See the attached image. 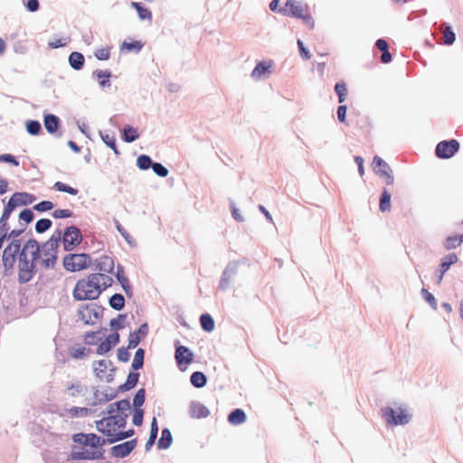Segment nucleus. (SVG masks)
Returning a JSON list of instances; mask_svg holds the SVG:
<instances>
[{
  "label": "nucleus",
  "instance_id": "f257e3e1",
  "mask_svg": "<svg viewBox=\"0 0 463 463\" xmlns=\"http://www.w3.org/2000/svg\"><path fill=\"white\" fill-rule=\"evenodd\" d=\"M61 241V230L57 229L44 243L41 245V251L43 258L41 265L45 269H53L58 260V249Z\"/></svg>",
  "mask_w": 463,
  "mask_h": 463
},
{
  "label": "nucleus",
  "instance_id": "f03ea898",
  "mask_svg": "<svg viewBox=\"0 0 463 463\" xmlns=\"http://www.w3.org/2000/svg\"><path fill=\"white\" fill-rule=\"evenodd\" d=\"M379 415L385 421L388 428L404 426L412 419V414L408 411L406 407L402 406L397 408L391 406L382 407L379 411Z\"/></svg>",
  "mask_w": 463,
  "mask_h": 463
},
{
  "label": "nucleus",
  "instance_id": "7ed1b4c3",
  "mask_svg": "<svg viewBox=\"0 0 463 463\" xmlns=\"http://www.w3.org/2000/svg\"><path fill=\"white\" fill-rule=\"evenodd\" d=\"M90 264L91 258L88 253H69L63 258V267L71 272L85 269Z\"/></svg>",
  "mask_w": 463,
  "mask_h": 463
},
{
  "label": "nucleus",
  "instance_id": "20e7f679",
  "mask_svg": "<svg viewBox=\"0 0 463 463\" xmlns=\"http://www.w3.org/2000/svg\"><path fill=\"white\" fill-rule=\"evenodd\" d=\"M36 272V264L30 261L28 254L21 250L18 256V282L20 284L30 282Z\"/></svg>",
  "mask_w": 463,
  "mask_h": 463
},
{
  "label": "nucleus",
  "instance_id": "39448f33",
  "mask_svg": "<svg viewBox=\"0 0 463 463\" xmlns=\"http://www.w3.org/2000/svg\"><path fill=\"white\" fill-rule=\"evenodd\" d=\"M61 241L62 242L64 250L69 252L72 251L82 241L80 230L74 225L65 228L64 232H61Z\"/></svg>",
  "mask_w": 463,
  "mask_h": 463
},
{
  "label": "nucleus",
  "instance_id": "423d86ee",
  "mask_svg": "<svg viewBox=\"0 0 463 463\" xmlns=\"http://www.w3.org/2000/svg\"><path fill=\"white\" fill-rule=\"evenodd\" d=\"M459 148L460 144L455 138L442 140L435 147V156L439 159H449L459 151Z\"/></svg>",
  "mask_w": 463,
  "mask_h": 463
},
{
  "label": "nucleus",
  "instance_id": "0eeeda50",
  "mask_svg": "<svg viewBox=\"0 0 463 463\" xmlns=\"http://www.w3.org/2000/svg\"><path fill=\"white\" fill-rule=\"evenodd\" d=\"M102 312L103 307L101 306L91 303L80 306L78 316L86 325H94L96 320L102 316Z\"/></svg>",
  "mask_w": 463,
  "mask_h": 463
},
{
  "label": "nucleus",
  "instance_id": "6e6552de",
  "mask_svg": "<svg viewBox=\"0 0 463 463\" xmlns=\"http://www.w3.org/2000/svg\"><path fill=\"white\" fill-rule=\"evenodd\" d=\"M241 266V262L238 260L229 261L227 266L225 267L222 274L221 276V279L219 282L218 288L221 291H226L231 288L232 280L234 277L237 276L239 271V267Z\"/></svg>",
  "mask_w": 463,
  "mask_h": 463
},
{
  "label": "nucleus",
  "instance_id": "1a4fd4ad",
  "mask_svg": "<svg viewBox=\"0 0 463 463\" xmlns=\"http://www.w3.org/2000/svg\"><path fill=\"white\" fill-rule=\"evenodd\" d=\"M105 450L89 451L78 446H72L68 459L70 460H96L101 459L104 457Z\"/></svg>",
  "mask_w": 463,
  "mask_h": 463
},
{
  "label": "nucleus",
  "instance_id": "9d476101",
  "mask_svg": "<svg viewBox=\"0 0 463 463\" xmlns=\"http://www.w3.org/2000/svg\"><path fill=\"white\" fill-rule=\"evenodd\" d=\"M72 440L75 443L80 444L85 447H90L93 449H98L106 444V439L100 438L95 433H76L72 436Z\"/></svg>",
  "mask_w": 463,
  "mask_h": 463
},
{
  "label": "nucleus",
  "instance_id": "9b49d317",
  "mask_svg": "<svg viewBox=\"0 0 463 463\" xmlns=\"http://www.w3.org/2000/svg\"><path fill=\"white\" fill-rule=\"evenodd\" d=\"M458 261V257L455 252L449 253L442 257L439 260V264L435 269V277L437 285H440L445 273L450 269V267Z\"/></svg>",
  "mask_w": 463,
  "mask_h": 463
},
{
  "label": "nucleus",
  "instance_id": "f8f14e48",
  "mask_svg": "<svg viewBox=\"0 0 463 463\" xmlns=\"http://www.w3.org/2000/svg\"><path fill=\"white\" fill-rule=\"evenodd\" d=\"M274 66L275 62L273 60L259 61L252 70L250 77L255 80L267 79L272 73V69Z\"/></svg>",
  "mask_w": 463,
  "mask_h": 463
},
{
  "label": "nucleus",
  "instance_id": "ddd939ff",
  "mask_svg": "<svg viewBox=\"0 0 463 463\" xmlns=\"http://www.w3.org/2000/svg\"><path fill=\"white\" fill-rule=\"evenodd\" d=\"M80 290H77V283L72 291V297L77 301H84V300H95L99 298L101 294V289L99 288L95 287H84L80 288Z\"/></svg>",
  "mask_w": 463,
  "mask_h": 463
},
{
  "label": "nucleus",
  "instance_id": "4468645a",
  "mask_svg": "<svg viewBox=\"0 0 463 463\" xmlns=\"http://www.w3.org/2000/svg\"><path fill=\"white\" fill-rule=\"evenodd\" d=\"M194 354L191 350L184 345H178L175 348V358L176 364L181 371H184L193 361Z\"/></svg>",
  "mask_w": 463,
  "mask_h": 463
},
{
  "label": "nucleus",
  "instance_id": "2eb2a0df",
  "mask_svg": "<svg viewBox=\"0 0 463 463\" xmlns=\"http://www.w3.org/2000/svg\"><path fill=\"white\" fill-rule=\"evenodd\" d=\"M137 439H133L123 443L113 446L110 449L112 457L117 458H124L128 457L137 447Z\"/></svg>",
  "mask_w": 463,
  "mask_h": 463
},
{
  "label": "nucleus",
  "instance_id": "dca6fc26",
  "mask_svg": "<svg viewBox=\"0 0 463 463\" xmlns=\"http://www.w3.org/2000/svg\"><path fill=\"white\" fill-rule=\"evenodd\" d=\"M112 363L109 360H99L93 364V370L95 375L99 379H105L107 383H111L114 379L115 369H110V373L106 374V371L109 366H111Z\"/></svg>",
  "mask_w": 463,
  "mask_h": 463
},
{
  "label": "nucleus",
  "instance_id": "f3484780",
  "mask_svg": "<svg viewBox=\"0 0 463 463\" xmlns=\"http://www.w3.org/2000/svg\"><path fill=\"white\" fill-rule=\"evenodd\" d=\"M379 51L382 55L380 61L382 63L387 64L392 61V55L390 52V46L388 42L384 38H379L374 43L373 52Z\"/></svg>",
  "mask_w": 463,
  "mask_h": 463
},
{
  "label": "nucleus",
  "instance_id": "a211bd4d",
  "mask_svg": "<svg viewBox=\"0 0 463 463\" xmlns=\"http://www.w3.org/2000/svg\"><path fill=\"white\" fill-rule=\"evenodd\" d=\"M22 251L24 253L29 251L31 254V260H29L33 262V264H36V261L40 259L42 253L41 245L35 239H30L22 248Z\"/></svg>",
  "mask_w": 463,
  "mask_h": 463
},
{
  "label": "nucleus",
  "instance_id": "6ab92c4d",
  "mask_svg": "<svg viewBox=\"0 0 463 463\" xmlns=\"http://www.w3.org/2000/svg\"><path fill=\"white\" fill-rule=\"evenodd\" d=\"M131 409V404L128 399H123L118 401L116 402L110 403L106 411H102L103 414H108L109 416L114 415V412L123 413V411H129Z\"/></svg>",
  "mask_w": 463,
  "mask_h": 463
},
{
  "label": "nucleus",
  "instance_id": "aec40b11",
  "mask_svg": "<svg viewBox=\"0 0 463 463\" xmlns=\"http://www.w3.org/2000/svg\"><path fill=\"white\" fill-rule=\"evenodd\" d=\"M104 278V274L102 273H93L88 276L87 279H80L77 281V290H80V288L84 287H95L100 288V279Z\"/></svg>",
  "mask_w": 463,
  "mask_h": 463
},
{
  "label": "nucleus",
  "instance_id": "412c9836",
  "mask_svg": "<svg viewBox=\"0 0 463 463\" xmlns=\"http://www.w3.org/2000/svg\"><path fill=\"white\" fill-rule=\"evenodd\" d=\"M95 269L107 273H112L114 270V260L108 255H102L95 260Z\"/></svg>",
  "mask_w": 463,
  "mask_h": 463
},
{
  "label": "nucleus",
  "instance_id": "4be33fe9",
  "mask_svg": "<svg viewBox=\"0 0 463 463\" xmlns=\"http://www.w3.org/2000/svg\"><path fill=\"white\" fill-rule=\"evenodd\" d=\"M246 420L247 414L244 410L241 408L232 409L227 416V421L232 426L241 425L246 422Z\"/></svg>",
  "mask_w": 463,
  "mask_h": 463
},
{
  "label": "nucleus",
  "instance_id": "5701e85b",
  "mask_svg": "<svg viewBox=\"0 0 463 463\" xmlns=\"http://www.w3.org/2000/svg\"><path fill=\"white\" fill-rule=\"evenodd\" d=\"M43 125L46 129V131L51 134L54 135L57 133L60 125H61V119L59 117H57L54 114H45L43 117Z\"/></svg>",
  "mask_w": 463,
  "mask_h": 463
},
{
  "label": "nucleus",
  "instance_id": "b1692460",
  "mask_svg": "<svg viewBox=\"0 0 463 463\" xmlns=\"http://www.w3.org/2000/svg\"><path fill=\"white\" fill-rule=\"evenodd\" d=\"M10 200L14 203L15 207H18L32 204L36 200V197L25 192H16L10 197Z\"/></svg>",
  "mask_w": 463,
  "mask_h": 463
},
{
  "label": "nucleus",
  "instance_id": "393cba45",
  "mask_svg": "<svg viewBox=\"0 0 463 463\" xmlns=\"http://www.w3.org/2000/svg\"><path fill=\"white\" fill-rule=\"evenodd\" d=\"M392 208V193L387 188H383L379 197V211L381 213L390 212Z\"/></svg>",
  "mask_w": 463,
  "mask_h": 463
},
{
  "label": "nucleus",
  "instance_id": "a878e982",
  "mask_svg": "<svg viewBox=\"0 0 463 463\" xmlns=\"http://www.w3.org/2000/svg\"><path fill=\"white\" fill-rule=\"evenodd\" d=\"M139 373L134 371L128 374L127 381L118 386V392H125L133 389L138 383Z\"/></svg>",
  "mask_w": 463,
  "mask_h": 463
},
{
  "label": "nucleus",
  "instance_id": "bb28decb",
  "mask_svg": "<svg viewBox=\"0 0 463 463\" xmlns=\"http://www.w3.org/2000/svg\"><path fill=\"white\" fill-rule=\"evenodd\" d=\"M84 62H85V58L81 52H72L69 55V64L75 71L81 70L84 66Z\"/></svg>",
  "mask_w": 463,
  "mask_h": 463
},
{
  "label": "nucleus",
  "instance_id": "cd10ccee",
  "mask_svg": "<svg viewBox=\"0 0 463 463\" xmlns=\"http://www.w3.org/2000/svg\"><path fill=\"white\" fill-rule=\"evenodd\" d=\"M173 443V436L168 428H164L161 431V437L157 442L159 449H167Z\"/></svg>",
  "mask_w": 463,
  "mask_h": 463
},
{
  "label": "nucleus",
  "instance_id": "c85d7f7f",
  "mask_svg": "<svg viewBox=\"0 0 463 463\" xmlns=\"http://www.w3.org/2000/svg\"><path fill=\"white\" fill-rule=\"evenodd\" d=\"M135 434L134 430H120L117 433H114L111 431V436L106 439V443L113 444L118 441L124 440L126 439H128L132 437Z\"/></svg>",
  "mask_w": 463,
  "mask_h": 463
},
{
  "label": "nucleus",
  "instance_id": "c756f323",
  "mask_svg": "<svg viewBox=\"0 0 463 463\" xmlns=\"http://www.w3.org/2000/svg\"><path fill=\"white\" fill-rule=\"evenodd\" d=\"M139 138L137 129L130 125H125L122 129V139L126 143H132Z\"/></svg>",
  "mask_w": 463,
  "mask_h": 463
},
{
  "label": "nucleus",
  "instance_id": "7c9ffc66",
  "mask_svg": "<svg viewBox=\"0 0 463 463\" xmlns=\"http://www.w3.org/2000/svg\"><path fill=\"white\" fill-rule=\"evenodd\" d=\"M93 76L96 77L99 80V85L101 88L109 87L111 82L109 80L111 77V72L108 70H96L93 71Z\"/></svg>",
  "mask_w": 463,
  "mask_h": 463
},
{
  "label": "nucleus",
  "instance_id": "2f4dec72",
  "mask_svg": "<svg viewBox=\"0 0 463 463\" xmlns=\"http://www.w3.org/2000/svg\"><path fill=\"white\" fill-rule=\"evenodd\" d=\"M188 415L192 419L203 418V403L199 401H191L188 406Z\"/></svg>",
  "mask_w": 463,
  "mask_h": 463
},
{
  "label": "nucleus",
  "instance_id": "473e14b6",
  "mask_svg": "<svg viewBox=\"0 0 463 463\" xmlns=\"http://www.w3.org/2000/svg\"><path fill=\"white\" fill-rule=\"evenodd\" d=\"M157 434H158L157 420L154 417L152 421H151L149 438H148V439H147V441L146 443V446H145L146 451H149L151 449V448L153 447V445L156 442V439L157 438Z\"/></svg>",
  "mask_w": 463,
  "mask_h": 463
},
{
  "label": "nucleus",
  "instance_id": "72a5a7b5",
  "mask_svg": "<svg viewBox=\"0 0 463 463\" xmlns=\"http://www.w3.org/2000/svg\"><path fill=\"white\" fill-rule=\"evenodd\" d=\"M131 6L137 10L140 20H147L149 23L152 21V12L148 8H146L141 3L132 2Z\"/></svg>",
  "mask_w": 463,
  "mask_h": 463
},
{
  "label": "nucleus",
  "instance_id": "f704fd0d",
  "mask_svg": "<svg viewBox=\"0 0 463 463\" xmlns=\"http://www.w3.org/2000/svg\"><path fill=\"white\" fill-rule=\"evenodd\" d=\"M372 170L375 175H379V170H387L392 172L391 166L379 156L375 155L372 162Z\"/></svg>",
  "mask_w": 463,
  "mask_h": 463
},
{
  "label": "nucleus",
  "instance_id": "c9c22d12",
  "mask_svg": "<svg viewBox=\"0 0 463 463\" xmlns=\"http://www.w3.org/2000/svg\"><path fill=\"white\" fill-rule=\"evenodd\" d=\"M109 304L111 308L119 311L124 308L126 300L122 294L115 293L109 298Z\"/></svg>",
  "mask_w": 463,
  "mask_h": 463
},
{
  "label": "nucleus",
  "instance_id": "e433bc0d",
  "mask_svg": "<svg viewBox=\"0 0 463 463\" xmlns=\"http://www.w3.org/2000/svg\"><path fill=\"white\" fill-rule=\"evenodd\" d=\"M99 136L102 141L114 151L116 156H118L120 154L119 150L118 149L117 140L114 135H110L109 133L100 131Z\"/></svg>",
  "mask_w": 463,
  "mask_h": 463
},
{
  "label": "nucleus",
  "instance_id": "4c0bfd02",
  "mask_svg": "<svg viewBox=\"0 0 463 463\" xmlns=\"http://www.w3.org/2000/svg\"><path fill=\"white\" fill-rule=\"evenodd\" d=\"M334 90L337 96L338 102L340 104L345 102L348 92L346 83L343 80L338 81L335 84Z\"/></svg>",
  "mask_w": 463,
  "mask_h": 463
},
{
  "label": "nucleus",
  "instance_id": "58836bf2",
  "mask_svg": "<svg viewBox=\"0 0 463 463\" xmlns=\"http://www.w3.org/2000/svg\"><path fill=\"white\" fill-rule=\"evenodd\" d=\"M145 350L143 348H138L136 353L135 356L131 364L133 371H137L144 366V359H145Z\"/></svg>",
  "mask_w": 463,
  "mask_h": 463
},
{
  "label": "nucleus",
  "instance_id": "ea45409f",
  "mask_svg": "<svg viewBox=\"0 0 463 463\" xmlns=\"http://www.w3.org/2000/svg\"><path fill=\"white\" fill-rule=\"evenodd\" d=\"M128 417V414L126 411H123V413H118V415L109 416V420L113 421L114 426L118 429H124L127 425Z\"/></svg>",
  "mask_w": 463,
  "mask_h": 463
},
{
  "label": "nucleus",
  "instance_id": "a19ab883",
  "mask_svg": "<svg viewBox=\"0 0 463 463\" xmlns=\"http://www.w3.org/2000/svg\"><path fill=\"white\" fill-rule=\"evenodd\" d=\"M26 131L32 136H38L42 133V125L38 120L30 119L25 124Z\"/></svg>",
  "mask_w": 463,
  "mask_h": 463
},
{
  "label": "nucleus",
  "instance_id": "79ce46f5",
  "mask_svg": "<svg viewBox=\"0 0 463 463\" xmlns=\"http://www.w3.org/2000/svg\"><path fill=\"white\" fill-rule=\"evenodd\" d=\"M153 163L154 162L151 157L145 154L138 156L137 158V166L142 171H146L151 168Z\"/></svg>",
  "mask_w": 463,
  "mask_h": 463
},
{
  "label": "nucleus",
  "instance_id": "37998d69",
  "mask_svg": "<svg viewBox=\"0 0 463 463\" xmlns=\"http://www.w3.org/2000/svg\"><path fill=\"white\" fill-rule=\"evenodd\" d=\"M87 388L80 384V383H68L67 385V391L69 392V395L71 397H77L79 395H82L85 393Z\"/></svg>",
  "mask_w": 463,
  "mask_h": 463
},
{
  "label": "nucleus",
  "instance_id": "c03bdc74",
  "mask_svg": "<svg viewBox=\"0 0 463 463\" xmlns=\"http://www.w3.org/2000/svg\"><path fill=\"white\" fill-rule=\"evenodd\" d=\"M118 389L114 390L111 387H107L105 391L101 392V399H99V404L114 400L118 396Z\"/></svg>",
  "mask_w": 463,
  "mask_h": 463
},
{
  "label": "nucleus",
  "instance_id": "a18cd8bd",
  "mask_svg": "<svg viewBox=\"0 0 463 463\" xmlns=\"http://www.w3.org/2000/svg\"><path fill=\"white\" fill-rule=\"evenodd\" d=\"M456 41V33L449 24H445V30L443 33V43L445 45H452Z\"/></svg>",
  "mask_w": 463,
  "mask_h": 463
},
{
  "label": "nucleus",
  "instance_id": "49530a36",
  "mask_svg": "<svg viewBox=\"0 0 463 463\" xmlns=\"http://www.w3.org/2000/svg\"><path fill=\"white\" fill-rule=\"evenodd\" d=\"M461 243L459 234H453L446 238L443 245L446 250H452L458 247Z\"/></svg>",
  "mask_w": 463,
  "mask_h": 463
},
{
  "label": "nucleus",
  "instance_id": "de8ad7c7",
  "mask_svg": "<svg viewBox=\"0 0 463 463\" xmlns=\"http://www.w3.org/2000/svg\"><path fill=\"white\" fill-rule=\"evenodd\" d=\"M420 294L422 298L431 307L433 310L438 309V302L432 293H430L427 288H422L420 290Z\"/></svg>",
  "mask_w": 463,
  "mask_h": 463
},
{
  "label": "nucleus",
  "instance_id": "09e8293b",
  "mask_svg": "<svg viewBox=\"0 0 463 463\" xmlns=\"http://www.w3.org/2000/svg\"><path fill=\"white\" fill-rule=\"evenodd\" d=\"M143 46L144 43L141 41H124L121 45V49L128 50V52H135L137 53L142 50Z\"/></svg>",
  "mask_w": 463,
  "mask_h": 463
},
{
  "label": "nucleus",
  "instance_id": "8fccbe9b",
  "mask_svg": "<svg viewBox=\"0 0 463 463\" xmlns=\"http://www.w3.org/2000/svg\"><path fill=\"white\" fill-rule=\"evenodd\" d=\"M53 188L55 190L59 191V192L67 193V194H71V195H77L78 193H79L78 189L73 188V187L70 186L69 184H64V183L60 182V181H57L54 184Z\"/></svg>",
  "mask_w": 463,
  "mask_h": 463
},
{
  "label": "nucleus",
  "instance_id": "3c124183",
  "mask_svg": "<svg viewBox=\"0 0 463 463\" xmlns=\"http://www.w3.org/2000/svg\"><path fill=\"white\" fill-rule=\"evenodd\" d=\"M52 225V222L47 218H42L35 223V232L37 233H43L48 231Z\"/></svg>",
  "mask_w": 463,
  "mask_h": 463
},
{
  "label": "nucleus",
  "instance_id": "603ef678",
  "mask_svg": "<svg viewBox=\"0 0 463 463\" xmlns=\"http://www.w3.org/2000/svg\"><path fill=\"white\" fill-rule=\"evenodd\" d=\"M303 14V7L300 5L295 3L292 8H286V14H284V15L299 19Z\"/></svg>",
  "mask_w": 463,
  "mask_h": 463
},
{
  "label": "nucleus",
  "instance_id": "864d4df0",
  "mask_svg": "<svg viewBox=\"0 0 463 463\" xmlns=\"http://www.w3.org/2000/svg\"><path fill=\"white\" fill-rule=\"evenodd\" d=\"M15 208L16 207H15L14 203L9 199L8 202L4 206L3 213H2V215L0 217V222H4L5 221H8V219L10 218L11 213L14 211Z\"/></svg>",
  "mask_w": 463,
  "mask_h": 463
},
{
  "label": "nucleus",
  "instance_id": "5fc2aeb1",
  "mask_svg": "<svg viewBox=\"0 0 463 463\" xmlns=\"http://www.w3.org/2000/svg\"><path fill=\"white\" fill-rule=\"evenodd\" d=\"M146 401V390L141 388L137 390L133 398V406L134 409H141L140 407L144 404Z\"/></svg>",
  "mask_w": 463,
  "mask_h": 463
},
{
  "label": "nucleus",
  "instance_id": "6e6d98bb",
  "mask_svg": "<svg viewBox=\"0 0 463 463\" xmlns=\"http://www.w3.org/2000/svg\"><path fill=\"white\" fill-rule=\"evenodd\" d=\"M34 219V213L32 209L25 208L22 210L19 213V221L20 224L24 222L25 224L31 223Z\"/></svg>",
  "mask_w": 463,
  "mask_h": 463
},
{
  "label": "nucleus",
  "instance_id": "4d7b16f0",
  "mask_svg": "<svg viewBox=\"0 0 463 463\" xmlns=\"http://www.w3.org/2000/svg\"><path fill=\"white\" fill-rule=\"evenodd\" d=\"M126 314H118L117 317L109 321V326L114 330H118L124 327V320L126 319Z\"/></svg>",
  "mask_w": 463,
  "mask_h": 463
},
{
  "label": "nucleus",
  "instance_id": "13d9d810",
  "mask_svg": "<svg viewBox=\"0 0 463 463\" xmlns=\"http://www.w3.org/2000/svg\"><path fill=\"white\" fill-rule=\"evenodd\" d=\"M117 280L120 283L121 287L129 285L128 279L125 276L124 268L120 264L117 266V272L115 274Z\"/></svg>",
  "mask_w": 463,
  "mask_h": 463
},
{
  "label": "nucleus",
  "instance_id": "bf43d9fd",
  "mask_svg": "<svg viewBox=\"0 0 463 463\" xmlns=\"http://www.w3.org/2000/svg\"><path fill=\"white\" fill-rule=\"evenodd\" d=\"M153 172L159 177H165L168 175V169L161 163L154 162L151 167Z\"/></svg>",
  "mask_w": 463,
  "mask_h": 463
},
{
  "label": "nucleus",
  "instance_id": "052dcab7",
  "mask_svg": "<svg viewBox=\"0 0 463 463\" xmlns=\"http://www.w3.org/2000/svg\"><path fill=\"white\" fill-rule=\"evenodd\" d=\"M346 112L347 106L344 104H340L336 109L337 119L340 123L345 124V126H349V123L346 120Z\"/></svg>",
  "mask_w": 463,
  "mask_h": 463
},
{
  "label": "nucleus",
  "instance_id": "680f3d73",
  "mask_svg": "<svg viewBox=\"0 0 463 463\" xmlns=\"http://www.w3.org/2000/svg\"><path fill=\"white\" fill-rule=\"evenodd\" d=\"M90 353V349L86 347L72 348L70 354L75 359H81Z\"/></svg>",
  "mask_w": 463,
  "mask_h": 463
},
{
  "label": "nucleus",
  "instance_id": "e2e57ef3",
  "mask_svg": "<svg viewBox=\"0 0 463 463\" xmlns=\"http://www.w3.org/2000/svg\"><path fill=\"white\" fill-rule=\"evenodd\" d=\"M54 208V204L51 201H42L33 205V210L36 212L43 213Z\"/></svg>",
  "mask_w": 463,
  "mask_h": 463
},
{
  "label": "nucleus",
  "instance_id": "0e129e2a",
  "mask_svg": "<svg viewBox=\"0 0 463 463\" xmlns=\"http://www.w3.org/2000/svg\"><path fill=\"white\" fill-rule=\"evenodd\" d=\"M297 44H298V52H299L300 57L304 61L309 60L311 58V53H310L308 48L306 47V45L304 44L303 41L300 39H298Z\"/></svg>",
  "mask_w": 463,
  "mask_h": 463
},
{
  "label": "nucleus",
  "instance_id": "69168bd1",
  "mask_svg": "<svg viewBox=\"0 0 463 463\" xmlns=\"http://www.w3.org/2000/svg\"><path fill=\"white\" fill-rule=\"evenodd\" d=\"M107 420H109V416L104 417L99 420H96L95 424L98 431L106 435L109 438V436H111V429H105V421Z\"/></svg>",
  "mask_w": 463,
  "mask_h": 463
},
{
  "label": "nucleus",
  "instance_id": "338daca9",
  "mask_svg": "<svg viewBox=\"0 0 463 463\" xmlns=\"http://www.w3.org/2000/svg\"><path fill=\"white\" fill-rule=\"evenodd\" d=\"M215 328L213 317L207 312H204V332L211 333Z\"/></svg>",
  "mask_w": 463,
  "mask_h": 463
},
{
  "label": "nucleus",
  "instance_id": "774afa93",
  "mask_svg": "<svg viewBox=\"0 0 463 463\" xmlns=\"http://www.w3.org/2000/svg\"><path fill=\"white\" fill-rule=\"evenodd\" d=\"M52 217L55 219H64L73 216V213L70 209H57L52 212Z\"/></svg>",
  "mask_w": 463,
  "mask_h": 463
}]
</instances>
